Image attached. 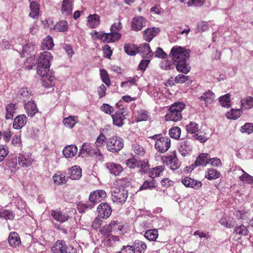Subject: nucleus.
<instances>
[{
  "instance_id": "28",
  "label": "nucleus",
  "mask_w": 253,
  "mask_h": 253,
  "mask_svg": "<svg viewBox=\"0 0 253 253\" xmlns=\"http://www.w3.org/2000/svg\"><path fill=\"white\" fill-rule=\"evenodd\" d=\"M165 170V167L162 166H158L149 169L148 171L149 176L155 179L161 175V174Z\"/></svg>"
},
{
  "instance_id": "8",
  "label": "nucleus",
  "mask_w": 253,
  "mask_h": 253,
  "mask_svg": "<svg viewBox=\"0 0 253 253\" xmlns=\"http://www.w3.org/2000/svg\"><path fill=\"white\" fill-rule=\"evenodd\" d=\"M162 160L163 163L171 170L177 169L180 166V163L175 152L168 156H163Z\"/></svg>"
},
{
  "instance_id": "43",
  "label": "nucleus",
  "mask_w": 253,
  "mask_h": 253,
  "mask_svg": "<svg viewBox=\"0 0 253 253\" xmlns=\"http://www.w3.org/2000/svg\"><path fill=\"white\" fill-rule=\"evenodd\" d=\"M242 108L245 110H249L253 108V98L249 96L246 99L241 100Z\"/></svg>"
},
{
  "instance_id": "41",
  "label": "nucleus",
  "mask_w": 253,
  "mask_h": 253,
  "mask_svg": "<svg viewBox=\"0 0 253 253\" xmlns=\"http://www.w3.org/2000/svg\"><path fill=\"white\" fill-rule=\"evenodd\" d=\"M159 236L158 231L157 229H149L147 230L144 234V236L149 241H156Z\"/></svg>"
},
{
  "instance_id": "45",
  "label": "nucleus",
  "mask_w": 253,
  "mask_h": 253,
  "mask_svg": "<svg viewBox=\"0 0 253 253\" xmlns=\"http://www.w3.org/2000/svg\"><path fill=\"white\" fill-rule=\"evenodd\" d=\"M235 221L233 218L222 217L219 220V223L224 226L231 228H232L235 224Z\"/></svg>"
},
{
  "instance_id": "38",
  "label": "nucleus",
  "mask_w": 253,
  "mask_h": 253,
  "mask_svg": "<svg viewBox=\"0 0 253 253\" xmlns=\"http://www.w3.org/2000/svg\"><path fill=\"white\" fill-rule=\"evenodd\" d=\"M16 104L14 103H9L6 106V114L5 118L6 120H11L13 119V115L15 113Z\"/></svg>"
},
{
  "instance_id": "6",
  "label": "nucleus",
  "mask_w": 253,
  "mask_h": 253,
  "mask_svg": "<svg viewBox=\"0 0 253 253\" xmlns=\"http://www.w3.org/2000/svg\"><path fill=\"white\" fill-rule=\"evenodd\" d=\"M107 149L112 153L118 152L124 147L123 139L117 136H113L106 139Z\"/></svg>"
},
{
  "instance_id": "40",
  "label": "nucleus",
  "mask_w": 253,
  "mask_h": 253,
  "mask_svg": "<svg viewBox=\"0 0 253 253\" xmlns=\"http://www.w3.org/2000/svg\"><path fill=\"white\" fill-rule=\"evenodd\" d=\"M68 23L66 20H61L56 23L54 27V30L57 32H64L68 29Z\"/></svg>"
},
{
  "instance_id": "30",
  "label": "nucleus",
  "mask_w": 253,
  "mask_h": 253,
  "mask_svg": "<svg viewBox=\"0 0 253 253\" xmlns=\"http://www.w3.org/2000/svg\"><path fill=\"white\" fill-rule=\"evenodd\" d=\"M78 152V148L75 145L66 146L63 150V154L66 158L74 157Z\"/></svg>"
},
{
  "instance_id": "10",
  "label": "nucleus",
  "mask_w": 253,
  "mask_h": 253,
  "mask_svg": "<svg viewBox=\"0 0 253 253\" xmlns=\"http://www.w3.org/2000/svg\"><path fill=\"white\" fill-rule=\"evenodd\" d=\"M98 153H99V155H101L99 150L98 149L92 148L90 144L84 143L82 145L79 154L82 157H84L87 156H92L95 155H97Z\"/></svg>"
},
{
  "instance_id": "7",
  "label": "nucleus",
  "mask_w": 253,
  "mask_h": 253,
  "mask_svg": "<svg viewBox=\"0 0 253 253\" xmlns=\"http://www.w3.org/2000/svg\"><path fill=\"white\" fill-rule=\"evenodd\" d=\"M128 197V192L124 187H117L112 191V199L114 202L124 203Z\"/></svg>"
},
{
  "instance_id": "2",
  "label": "nucleus",
  "mask_w": 253,
  "mask_h": 253,
  "mask_svg": "<svg viewBox=\"0 0 253 253\" xmlns=\"http://www.w3.org/2000/svg\"><path fill=\"white\" fill-rule=\"evenodd\" d=\"M51 54L48 51H43L39 57L37 65V73L39 75H45L49 71L50 60Z\"/></svg>"
},
{
  "instance_id": "53",
  "label": "nucleus",
  "mask_w": 253,
  "mask_h": 253,
  "mask_svg": "<svg viewBox=\"0 0 253 253\" xmlns=\"http://www.w3.org/2000/svg\"><path fill=\"white\" fill-rule=\"evenodd\" d=\"M230 94L229 93L219 97V102L223 107L229 108L230 106Z\"/></svg>"
},
{
  "instance_id": "47",
  "label": "nucleus",
  "mask_w": 253,
  "mask_h": 253,
  "mask_svg": "<svg viewBox=\"0 0 253 253\" xmlns=\"http://www.w3.org/2000/svg\"><path fill=\"white\" fill-rule=\"evenodd\" d=\"M242 113L241 109H231L230 112L227 113L226 116L228 119L236 120L240 117Z\"/></svg>"
},
{
  "instance_id": "25",
  "label": "nucleus",
  "mask_w": 253,
  "mask_h": 253,
  "mask_svg": "<svg viewBox=\"0 0 253 253\" xmlns=\"http://www.w3.org/2000/svg\"><path fill=\"white\" fill-rule=\"evenodd\" d=\"M214 94L211 90H208L203 93L199 97L200 101H203L205 102L206 106H208L209 104H211L214 100Z\"/></svg>"
},
{
  "instance_id": "37",
  "label": "nucleus",
  "mask_w": 253,
  "mask_h": 253,
  "mask_svg": "<svg viewBox=\"0 0 253 253\" xmlns=\"http://www.w3.org/2000/svg\"><path fill=\"white\" fill-rule=\"evenodd\" d=\"M110 226L113 232L118 233L123 230L124 227V223L118 220H113L110 222Z\"/></svg>"
},
{
  "instance_id": "56",
  "label": "nucleus",
  "mask_w": 253,
  "mask_h": 253,
  "mask_svg": "<svg viewBox=\"0 0 253 253\" xmlns=\"http://www.w3.org/2000/svg\"><path fill=\"white\" fill-rule=\"evenodd\" d=\"M19 94L20 96V97L25 101L30 98L31 95V92L28 87H23L20 89Z\"/></svg>"
},
{
  "instance_id": "5",
  "label": "nucleus",
  "mask_w": 253,
  "mask_h": 253,
  "mask_svg": "<svg viewBox=\"0 0 253 253\" xmlns=\"http://www.w3.org/2000/svg\"><path fill=\"white\" fill-rule=\"evenodd\" d=\"M51 251L53 253H77V250L71 245H66L62 240H58L53 244Z\"/></svg>"
},
{
  "instance_id": "12",
  "label": "nucleus",
  "mask_w": 253,
  "mask_h": 253,
  "mask_svg": "<svg viewBox=\"0 0 253 253\" xmlns=\"http://www.w3.org/2000/svg\"><path fill=\"white\" fill-rule=\"evenodd\" d=\"M50 215L54 220L60 223H64L69 218L68 214L61 211L60 209L52 210L50 212Z\"/></svg>"
},
{
  "instance_id": "44",
  "label": "nucleus",
  "mask_w": 253,
  "mask_h": 253,
  "mask_svg": "<svg viewBox=\"0 0 253 253\" xmlns=\"http://www.w3.org/2000/svg\"><path fill=\"white\" fill-rule=\"evenodd\" d=\"M185 127L188 133L195 134L199 131L198 125L195 122H190Z\"/></svg>"
},
{
  "instance_id": "26",
  "label": "nucleus",
  "mask_w": 253,
  "mask_h": 253,
  "mask_svg": "<svg viewBox=\"0 0 253 253\" xmlns=\"http://www.w3.org/2000/svg\"><path fill=\"white\" fill-rule=\"evenodd\" d=\"M8 243L12 247H16L21 244L20 238L17 233L11 232L8 237Z\"/></svg>"
},
{
  "instance_id": "31",
  "label": "nucleus",
  "mask_w": 253,
  "mask_h": 253,
  "mask_svg": "<svg viewBox=\"0 0 253 253\" xmlns=\"http://www.w3.org/2000/svg\"><path fill=\"white\" fill-rule=\"evenodd\" d=\"M178 150L180 154L183 156L190 155L191 152V147L188 141L185 140L180 142Z\"/></svg>"
},
{
  "instance_id": "59",
  "label": "nucleus",
  "mask_w": 253,
  "mask_h": 253,
  "mask_svg": "<svg viewBox=\"0 0 253 253\" xmlns=\"http://www.w3.org/2000/svg\"><path fill=\"white\" fill-rule=\"evenodd\" d=\"M134 246L136 250L139 253L144 252L147 248L146 244L140 240H136L135 241Z\"/></svg>"
},
{
  "instance_id": "34",
  "label": "nucleus",
  "mask_w": 253,
  "mask_h": 253,
  "mask_svg": "<svg viewBox=\"0 0 253 253\" xmlns=\"http://www.w3.org/2000/svg\"><path fill=\"white\" fill-rule=\"evenodd\" d=\"M54 43L52 37L50 36L46 37L41 43L42 50H50L54 46Z\"/></svg>"
},
{
  "instance_id": "9",
  "label": "nucleus",
  "mask_w": 253,
  "mask_h": 253,
  "mask_svg": "<svg viewBox=\"0 0 253 253\" xmlns=\"http://www.w3.org/2000/svg\"><path fill=\"white\" fill-rule=\"evenodd\" d=\"M106 193L103 190H97L91 192L89 196V201L93 207L95 204L103 200L106 197Z\"/></svg>"
},
{
  "instance_id": "63",
  "label": "nucleus",
  "mask_w": 253,
  "mask_h": 253,
  "mask_svg": "<svg viewBox=\"0 0 253 253\" xmlns=\"http://www.w3.org/2000/svg\"><path fill=\"white\" fill-rule=\"evenodd\" d=\"M100 109L101 111L108 114H111L114 111V108L107 103L103 104L100 107Z\"/></svg>"
},
{
  "instance_id": "51",
  "label": "nucleus",
  "mask_w": 253,
  "mask_h": 253,
  "mask_svg": "<svg viewBox=\"0 0 253 253\" xmlns=\"http://www.w3.org/2000/svg\"><path fill=\"white\" fill-rule=\"evenodd\" d=\"M181 129L178 126H174L171 128L169 130V135L170 137L177 139L180 137Z\"/></svg>"
},
{
  "instance_id": "54",
  "label": "nucleus",
  "mask_w": 253,
  "mask_h": 253,
  "mask_svg": "<svg viewBox=\"0 0 253 253\" xmlns=\"http://www.w3.org/2000/svg\"><path fill=\"white\" fill-rule=\"evenodd\" d=\"M137 47L133 44H126L124 46V50L128 55H134L137 53Z\"/></svg>"
},
{
  "instance_id": "32",
  "label": "nucleus",
  "mask_w": 253,
  "mask_h": 253,
  "mask_svg": "<svg viewBox=\"0 0 253 253\" xmlns=\"http://www.w3.org/2000/svg\"><path fill=\"white\" fill-rule=\"evenodd\" d=\"M88 25L91 28H95L100 24V16L96 14H90L88 16Z\"/></svg>"
},
{
  "instance_id": "17",
  "label": "nucleus",
  "mask_w": 253,
  "mask_h": 253,
  "mask_svg": "<svg viewBox=\"0 0 253 253\" xmlns=\"http://www.w3.org/2000/svg\"><path fill=\"white\" fill-rule=\"evenodd\" d=\"M41 77L42 85L45 88H49L54 86L56 79L54 76L47 73L45 75H40Z\"/></svg>"
},
{
  "instance_id": "20",
  "label": "nucleus",
  "mask_w": 253,
  "mask_h": 253,
  "mask_svg": "<svg viewBox=\"0 0 253 253\" xmlns=\"http://www.w3.org/2000/svg\"><path fill=\"white\" fill-rule=\"evenodd\" d=\"M137 53H140L143 56H145L147 58H149L152 56L153 53L151 50L149 44L147 43H143L141 44L138 47H137Z\"/></svg>"
},
{
  "instance_id": "18",
  "label": "nucleus",
  "mask_w": 253,
  "mask_h": 253,
  "mask_svg": "<svg viewBox=\"0 0 253 253\" xmlns=\"http://www.w3.org/2000/svg\"><path fill=\"white\" fill-rule=\"evenodd\" d=\"M24 108L28 116L33 117L39 111L37 105L34 100L28 101L24 105Z\"/></svg>"
},
{
  "instance_id": "27",
  "label": "nucleus",
  "mask_w": 253,
  "mask_h": 253,
  "mask_svg": "<svg viewBox=\"0 0 253 253\" xmlns=\"http://www.w3.org/2000/svg\"><path fill=\"white\" fill-rule=\"evenodd\" d=\"M30 12L29 16L33 19L39 17L40 11V5L36 1H32L30 4Z\"/></svg>"
},
{
  "instance_id": "23",
  "label": "nucleus",
  "mask_w": 253,
  "mask_h": 253,
  "mask_svg": "<svg viewBox=\"0 0 253 253\" xmlns=\"http://www.w3.org/2000/svg\"><path fill=\"white\" fill-rule=\"evenodd\" d=\"M160 32V30L158 28H148L143 31V38L146 41L150 42Z\"/></svg>"
},
{
  "instance_id": "48",
  "label": "nucleus",
  "mask_w": 253,
  "mask_h": 253,
  "mask_svg": "<svg viewBox=\"0 0 253 253\" xmlns=\"http://www.w3.org/2000/svg\"><path fill=\"white\" fill-rule=\"evenodd\" d=\"M100 75L102 81L108 86L111 85V82L107 72L105 69L100 70Z\"/></svg>"
},
{
  "instance_id": "62",
  "label": "nucleus",
  "mask_w": 253,
  "mask_h": 253,
  "mask_svg": "<svg viewBox=\"0 0 253 253\" xmlns=\"http://www.w3.org/2000/svg\"><path fill=\"white\" fill-rule=\"evenodd\" d=\"M9 153L8 148L6 145L0 146V162L3 161Z\"/></svg>"
},
{
  "instance_id": "42",
  "label": "nucleus",
  "mask_w": 253,
  "mask_h": 253,
  "mask_svg": "<svg viewBox=\"0 0 253 253\" xmlns=\"http://www.w3.org/2000/svg\"><path fill=\"white\" fill-rule=\"evenodd\" d=\"M220 173L214 169H209L205 174V177L208 180H213L219 178Z\"/></svg>"
},
{
  "instance_id": "49",
  "label": "nucleus",
  "mask_w": 253,
  "mask_h": 253,
  "mask_svg": "<svg viewBox=\"0 0 253 253\" xmlns=\"http://www.w3.org/2000/svg\"><path fill=\"white\" fill-rule=\"evenodd\" d=\"M132 149H133L134 153L136 155H139L140 156H144L146 153V151H145L144 147L142 145H141L138 143H134L133 144Z\"/></svg>"
},
{
  "instance_id": "19",
  "label": "nucleus",
  "mask_w": 253,
  "mask_h": 253,
  "mask_svg": "<svg viewBox=\"0 0 253 253\" xmlns=\"http://www.w3.org/2000/svg\"><path fill=\"white\" fill-rule=\"evenodd\" d=\"M106 167L109 170L110 173L115 176L120 175V174L124 170L123 168L119 164L107 163L106 164Z\"/></svg>"
},
{
  "instance_id": "3",
  "label": "nucleus",
  "mask_w": 253,
  "mask_h": 253,
  "mask_svg": "<svg viewBox=\"0 0 253 253\" xmlns=\"http://www.w3.org/2000/svg\"><path fill=\"white\" fill-rule=\"evenodd\" d=\"M185 107V104L181 102H175L172 104L169 109V112L165 116L166 121L173 122L180 121L182 118L181 111Z\"/></svg>"
},
{
  "instance_id": "55",
  "label": "nucleus",
  "mask_w": 253,
  "mask_h": 253,
  "mask_svg": "<svg viewBox=\"0 0 253 253\" xmlns=\"http://www.w3.org/2000/svg\"><path fill=\"white\" fill-rule=\"evenodd\" d=\"M174 63L168 59H165L160 63V67L162 69L169 70L174 68Z\"/></svg>"
},
{
  "instance_id": "39",
  "label": "nucleus",
  "mask_w": 253,
  "mask_h": 253,
  "mask_svg": "<svg viewBox=\"0 0 253 253\" xmlns=\"http://www.w3.org/2000/svg\"><path fill=\"white\" fill-rule=\"evenodd\" d=\"M141 161L133 157L126 161V165L129 169H135L141 166Z\"/></svg>"
},
{
  "instance_id": "29",
  "label": "nucleus",
  "mask_w": 253,
  "mask_h": 253,
  "mask_svg": "<svg viewBox=\"0 0 253 253\" xmlns=\"http://www.w3.org/2000/svg\"><path fill=\"white\" fill-rule=\"evenodd\" d=\"M69 178L73 180H79L82 176V169L78 166L72 167L70 169Z\"/></svg>"
},
{
  "instance_id": "1",
  "label": "nucleus",
  "mask_w": 253,
  "mask_h": 253,
  "mask_svg": "<svg viewBox=\"0 0 253 253\" xmlns=\"http://www.w3.org/2000/svg\"><path fill=\"white\" fill-rule=\"evenodd\" d=\"M190 50L179 46H174L171 49L169 57L175 64L177 71L186 74L191 70L187 59L189 56Z\"/></svg>"
},
{
  "instance_id": "16",
  "label": "nucleus",
  "mask_w": 253,
  "mask_h": 253,
  "mask_svg": "<svg viewBox=\"0 0 253 253\" xmlns=\"http://www.w3.org/2000/svg\"><path fill=\"white\" fill-rule=\"evenodd\" d=\"M73 1L72 0H63L61 8V12L63 16L66 17L72 14Z\"/></svg>"
},
{
  "instance_id": "61",
  "label": "nucleus",
  "mask_w": 253,
  "mask_h": 253,
  "mask_svg": "<svg viewBox=\"0 0 253 253\" xmlns=\"http://www.w3.org/2000/svg\"><path fill=\"white\" fill-rule=\"evenodd\" d=\"M148 117V112L147 111L140 110L138 111V116L136 118L137 122L146 121Z\"/></svg>"
},
{
  "instance_id": "22",
  "label": "nucleus",
  "mask_w": 253,
  "mask_h": 253,
  "mask_svg": "<svg viewBox=\"0 0 253 253\" xmlns=\"http://www.w3.org/2000/svg\"><path fill=\"white\" fill-rule=\"evenodd\" d=\"M124 109H121L120 111L116 112L114 115H112L113 119V123L114 125L120 127L122 126L124 123L125 115H123V110Z\"/></svg>"
},
{
  "instance_id": "33",
  "label": "nucleus",
  "mask_w": 253,
  "mask_h": 253,
  "mask_svg": "<svg viewBox=\"0 0 253 253\" xmlns=\"http://www.w3.org/2000/svg\"><path fill=\"white\" fill-rule=\"evenodd\" d=\"M121 34H113L112 32L108 33H104V37L103 39L104 42H113L115 41H118L121 38Z\"/></svg>"
},
{
  "instance_id": "52",
  "label": "nucleus",
  "mask_w": 253,
  "mask_h": 253,
  "mask_svg": "<svg viewBox=\"0 0 253 253\" xmlns=\"http://www.w3.org/2000/svg\"><path fill=\"white\" fill-rule=\"evenodd\" d=\"M75 117L69 116L63 119V123L64 126L69 128H72L74 127L76 123Z\"/></svg>"
},
{
  "instance_id": "57",
  "label": "nucleus",
  "mask_w": 253,
  "mask_h": 253,
  "mask_svg": "<svg viewBox=\"0 0 253 253\" xmlns=\"http://www.w3.org/2000/svg\"><path fill=\"white\" fill-rule=\"evenodd\" d=\"M243 174L239 177V179L247 184H252L253 182V177L242 169Z\"/></svg>"
},
{
  "instance_id": "11",
  "label": "nucleus",
  "mask_w": 253,
  "mask_h": 253,
  "mask_svg": "<svg viewBox=\"0 0 253 253\" xmlns=\"http://www.w3.org/2000/svg\"><path fill=\"white\" fill-rule=\"evenodd\" d=\"M97 211L99 216L103 218H107L111 214V207L107 203H102L97 207Z\"/></svg>"
},
{
  "instance_id": "58",
  "label": "nucleus",
  "mask_w": 253,
  "mask_h": 253,
  "mask_svg": "<svg viewBox=\"0 0 253 253\" xmlns=\"http://www.w3.org/2000/svg\"><path fill=\"white\" fill-rule=\"evenodd\" d=\"M117 22H115L110 28V31L111 32L113 33V34H120L119 32L122 29V24L120 20H117Z\"/></svg>"
},
{
  "instance_id": "60",
  "label": "nucleus",
  "mask_w": 253,
  "mask_h": 253,
  "mask_svg": "<svg viewBox=\"0 0 253 253\" xmlns=\"http://www.w3.org/2000/svg\"><path fill=\"white\" fill-rule=\"evenodd\" d=\"M241 131L243 133H247L250 134L253 131V124L251 123H246L241 127Z\"/></svg>"
},
{
  "instance_id": "46",
  "label": "nucleus",
  "mask_w": 253,
  "mask_h": 253,
  "mask_svg": "<svg viewBox=\"0 0 253 253\" xmlns=\"http://www.w3.org/2000/svg\"><path fill=\"white\" fill-rule=\"evenodd\" d=\"M15 216V214L12 211L7 210L0 211V218H3L5 220H12Z\"/></svg>"
},
{
  "instance_id": "24",
  "label": "nucleus",
  "mask_w": 253,
  "mask_h": 253,
  "mask_svg": "<svg viewBox=\"0 0 253 253\" xmlns=\"http://www.w3.org/2000/svg\"><path fill=\"white\" fill-rule=\"evenodd\" d=\"M27 123V117L25 115H18L14 120L13 127L14 129H19L24 126Z\"/></svg>"
},
{
  "instance_id": "36",
  "label": "nucleus",
  "mask_w": 253,
  "mask_h": 253,
  "mask_svg": "<svg viewBox=\"0 0 253 253\" xmlns=\"http://www.w3.org/2000/svg\"><path fill=\"white\" fill-rule=\"evenodd\" d=\"M157 183L156 180L154 178L151 180H145L143 184L139 188V190L142 191L146 189H152L157 187Z\"/></svg>"
},
{
  "instance_id": "14",
  "label": "nucleus",
  "mask_w": 253,
  "mask_h": 253,
  "mask_svg": "<svg viewBox=\"0 0 253 253\" xmlns=\"http://www.w3.org/2000/svg\"><path fill=\"white\" fill-rule=\"evenodd\" d=\"M147 20L142 16L135 17L132 20L131 28L135 31L141 30L146 26Z\"/></svg>"
},
{
  "instance_id": "50",
  "label": "nucleus",
  "mask_w": 253,
  "mask_h": 253,
  "mask_svg": "<svg viewBox=\"0 0 253 253\" xmlns=\"http://www.w3.org/2000/svg\"><path fill=\"white\" fill-rule=\"evenodd\" d=\"M234 232L240 236H246L248 235L249 231L247 227L241 225L235 227Z\"/></svg>"
},
{
  "instance_id": "4",
  "label": "nucleus",
  "mask_w": 253,
  "mask_h": 253,
  "mask_svg": "<svg viewBox=\"0 0 253 253\" xmlns=\"http://www.w3.org/2000/svg\"><path fill=\"white\" fill-rule=\"evenodd\" d=\"M149 138L155 140V148L159 153H164L170 147V139L168 137L163 136L162 134H155Z\"/></svg>"
},
{
  "instance_id": "13",
  "label": "nucleus",
  "mask_w": 253,
  "mask_h": 253,
  "mask_svg": "<svg viewBox=\"0 0 253 253\" xmlns=\"http://www.w3.org/2000/svg\"><path fill=\"white\" fill-rule=\"evenodd\" d=\"M34 162L31 155L27 153L19 154L18 157V165L22 168H26L31 166Z\"/></svg>"
},
{
  "instance_id": "15",
  "label": "nucleus",
  "mask_w": 253,
  "mask_h": 253,
  "mask_svg": "<svg viewBox=\"0 0 253 253\" xmlns=\"http://www.w3.org/2000/svg\"><path fill=\"white\" fill-rule=\"evenodd\" d=\"M181 182L186 187L195 189H199L202 186L201 181L194 179L189 177H186L182 179Z\"/></svg>"
},
{
  "instance_id": "21",
  "label": "nucleus",
  "mask_w": 253,
  "mask_h": 253,
  "mask_svg": "<svg viewBox=\"0 0 253 253\" xmlns=\"http://www.w3.org/2000/svg\"><path fill=\"white\" fill-rule=\"evenodd\" d=\"M210 156L208 153H201L197 158L194 164L196 167H205L210 163Z\"/></svg>"
},
{
  "instance_id": "35",
  "label": "nucleus",
  "mask_w": 253,
  "mask_h": 253,
  "mask_svg": "<svg viewBox=\"0 0 253 253\" xmlns=\"http://www.w3.org/2000/svg\"><path fill=\"white\" fill-rule=\"evenodd\" d=\"M54 182L56 185H62L65 184L68 179V177H66L64 174H62L60 172L55 173L52 177Z\"/></svg>"
},
{
  "instance_id": "64",
  "label": "nucleus",
  "mask_w": 253,
  "mask_h": 253,
  "mask_svg": "<svg viewBox=\"0 0 253 253\" xmlns=\"http://www.w3.org/2000/svg\"><path fill=\"white\" fill-rule=\"evenodd\" d=\"M117 253H135V249L129 245L124 246L121 251Z\"/></svg>"
}]
</instances>
